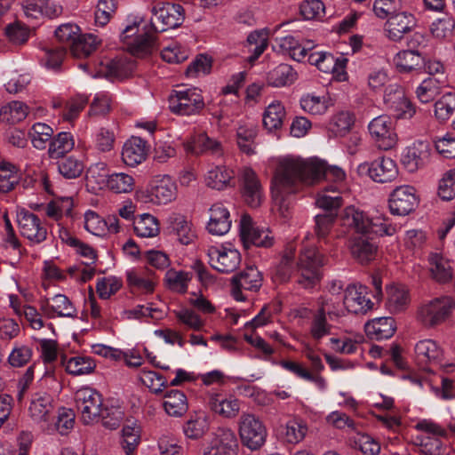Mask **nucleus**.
<instances>
[{"mask_svg": "<svg viewBox=\"0 0 455 455\" xmlns=\"http://www.w3.org/2000/svg\"><path fill=\"white\" fill-rule=\"evenodd\" d=\"M322 178L333 181L340 189L346 172L337 165L328 166L318 157L287 156L280 158L271 180L273 212L287 222L292 216V196L299 191L301 185H312Z\"/></svg>", "mask_w": 455, "mask_h": 455, "instance_id": "1", "label": "nucleus"}, {"mask_svg": "<svg viewBox=\"0 0 455 455\" xmlns=\"http://www.w3.org/2000/svg\"><path fill=\"white\" fill-rule=\"evenodd\" d=\"M142 19L135 18L127 24L120 38L127 50L134 56L144 57L156 49V36L142 26Z\"/></svg>", "mask_w": 455, "mask_h": 455, "instance_id": "2", "label": "nucleus"}, {"mask_svg": "<svg viewBox=\"0 0 455 455\" xmlns=\"http://www.w3.org/2000/svg\"><path fill=\"white\" fill-rule=\"evenodd\" d=\"M151 12V27L156 32L178 28L185 20L184 8L175 3L156 1L152 4Z\"/></svg>", "mask_w": 455, "mask_h": 455, "instance_id": "3", "label": "nucleus"}, {"mask_svg": "<svg viewBox=\"0 0 455 455\" xmlns=\"http://www.w3.org/2000/svg\"><path fill=\"white\" fill-rule=\"evenodd\" d=\"M204 107V97L197 88H180L172 91L169 96L170 110L180 116L199 113Z\"/></svg>", "mask_w": 455, "mask_h": 455, "instance_id": "4", "label": "nucleus"}, {"mask_svg": "<svg viewBox=\"0 0 455 455\" xmlns=\"http://www.w3.org/2000/svg\"><path fill=\"white\" fill-rule=\"evenodd\" d=\"M74 400L84 424L90 425L100 420L102 396L95 388L87 386L80 387L76 391Z\"/></svg>", "mask_w": 455, "mask_h": 455, "instance_id": "5", "label": "nucleus"}, {"mask_svg": "<svg viewBox=\"0 0 455 455\" xmlns=\"http://www.w3.org/2000/svg\"><path fill=\"white\" fill-rule=\"evenodd\" d=\"M177 196V186L169 175L156 176L148 189L137 193V198L144 203L161 205L172 202Z\"/></svg>", "mask_w": 455, "mask_h": 455, "instance_id": "6", "label": "nucleus"}, {"mask_svg": "<svg viewBox=\"0 0 455 455\" xmlns=\"http://www.w3.org/2000/svg\"><path fill=\"white\" fill-rule=\"evenodd\" d=\"M368 132L373 144L380 150H390L397 144L394 122L387 115L373 118L368 124Z\"/></svg>", "mask_w": 455, "mask_h": 455, "instance_id": "7", "label": "nucleus"}, {"mask_svg": "<svg viewBox=\"0 0 455 455\" xmlns=\"http://www.w3.org/2000/svg\"><path fill=\"white\" fill-rule=\"evenodd\" d=\"M453 307L454 301L451 297L435 298L419 307L418 320L424 326H436L447 319Z\"/></svg>", "mask_w": 455, "mask_h": 455, "instance_id": "8", "label": "nucleus"}, {"mask_svg": "<svg viewBox=\"0 0 455 455\" xmlns=\"http://www.w3.org/2000/svg\"><path fill=\"white\" fill-rule=\"evenodd\" d=\"M323 265V256L315 248H305L297 263L298 282L305 288L312 287L320 278L319 268Z\"/></svg>", "mask_w": 455, "mask_h": 455, "instance_id": "9", "label": "nucleus"}, {"mask_svg": "<svg viewBox=\"0 0 455 455\" xmlns=\"http://www.w3.org/2000/svg\"><path fill=\"white\" fill-rule=\"evenodd\" d=\"M239 435L243 445L256 450L266 442L267 429L263 422L252 413H243L239 419Z\"/></svg>", "mask_w": 455, "mask_h": 455, "instance_id": "10", "label": "nucleus"}, {"mask_svg": "<svg viewBox=\"0 0 455 455\" xmlns=\"http://www.w3.org/2000/svg\"><path fill=\"white\" fill-rule=\"evenodd\" d=\"M17 223L20 235L31 244H39L47 238V228L41 219L25 208L17 210Z\"/></svg>", "mask_w": 455, "mask_h": 455, "instance_id": "11", "label": "nucleus"}, {"mask_svg": "<svg viewBox=\"0 0 455 455\" xmlns=\"http://www.w3.org/2000/svg\"><path fill=\"white\" fill-rule=\"evenodd\" d=\"M419 203L417 190L410 185L396 187L389 195L388 207L391 214L406 216L412 212Z\"/></svg>", "mask_w": 455, "mask_h": 455, "instance_id": "12", "label": "nucleus"}, {"mask_svg": "<svg viewBox=\"0 0 455 455\" xmlns=\"http://www.w3.org/2000/svg\"><path fill=\"white\" fill-rule=\"evenodd\" d=\"M40 311L49 319L57 317H77V310L73 302L64 294L58 293L52 297H44L38 301Z\"/></svg>", "mask_w": 455, "mask_h": 455, "instance_id": "13", "label": "nucleus"}, {"mask_svg": "<svg viewBox=\"0 0 455 455\" xmlns=\"http://www.w3.org/2000/svg\"><path fill=\"white\" fill-rule=\"evenodd\" d=\"M240 239L246 249L251 245L267 248L274 243L272 232L268 228H254L252 219L247 214L240 220Z\"/></svg>", "mask_w": 455, "mask_h": 455, "instance_id": "14", "label": "nucleus"}, {"mask_svg": "<svg viewBox=\"0 0 455 455\" xmlns=\"http://www.w3.org/2000/svg\"><path fill=\"white\" fill-rule=\"evenodd\" d=\"M208 256L212 267L220 273H232L241 263L240 252L230 245L212 246Z\"/></svg>", "mask_w": 455, "mask_h": 455, "instance_id": "15", "label": "nucleus"}, {"mask_svg": "<svg viewBox=\"0 0 455 455\" xmlns=\"http://www.w3.org/2000/svg\"><path fill=\"white\" fill-rule=\"evenodd\" d=\"M308 62L323 73L333 74L339 81L347 79V59L342 55L335 58L327 52H312L308 55Z\"/></svg>", "mask_w": 455, "mask_h": 455, "instance_id": "16", "label": "nucleus"}, {"mask_svg": "<svg viewBox=\"0 0 455 455\" xmlns=\"http://www.w3.org/2000/svg\"><path fill=\"white\" fill-rule=\"evenodd\" d=\"M238 441L235 432L227 427L218 428L203 455H237Z\"/></svg>", "mask_w": 455, "mask_h": 455, "instance_id": "17", "label": "nucleus"}, {"mask_svg": "<svg viewBox=\"0 0 455 455\" xmlns=\"http://www.w3.org/2000/svg\"><path fill=\"white\" fill-rule=\"evenodd\" d=\"M344 307L347 313L366 314L373 307V302L367 298V289L359 283H350L344 290Z\"/></svg>", "mask_w": 455, "mask_h": 455, "instance_id": "18", "label": "nucleus"}, {"mask_svg": "<svg viewBox=\"0 0 455 455\" xmlns=\"http://www.w3.org/2000/svg\"><path fill=\"white\" fill-rule=\"evenodd\" d=\"M30 419L39 425L44 431L45 428H51L50 420L53 419L52 399L47 393H36L32 398L28 407Z\"/></svg>", "mask_w": 455, "mask_h": 455, "instance_id": "19", "label": "nucleus"}, {"mask_svg": "<svg viewBox=\"0 0 455 455\" xmlns=\"http://www.w3.org/2000/svg\"><path fill=\"white\" fill-rule=\"evenodd\" d=\"M384 103L387 109L395 114L397 118H411L415 114L414 107L400 86L390 85L387 88Z\"/></svg>", "mask_w": 455, "mask_h": 455, "instance_id": "20", "label": "nucleus"}, {"mask_svg": "<svg viewBox=\"0 0 455 455\" xmlns=\"http://www.w3.org/2000/svg\"><path fill=\"white\" fill-rule=\"evenodd\" d=\"M241 400L231 394L212 393L208 398V406L216 415L227 419H235L241 409Z\"/></svg>", "mask_w": 455, "mask_h": 455, "instance_id": "21", "label": "nucleus"}, {"mask_svg": "<svg viewBox=\"0 0 455 455\" xmlns=\"http://www.w3.org/2000/svg\"><path fill=\"white\" fill-rule=\"evenodd\" d=\"M361 167L366 168L370 178L377 183L392 182L399 174L395 161L386 156L378 157L369 164H363Z\"/></svg>", "mask_w": 455, "mask_h": 455, "instance_id": "22", "label": "nucleus"}, {"mask_svg": "<svg viewBox=\"0 0 455 455\" xmlns=\"http://www.w3.org/2000/svg\"><path fill=\"white\" fill-rule=\"evenodd\" d=\"M262 285V275L257 267H247L240 274L232 278V295L237 301L245 300L242 290L258 291Z\"/></svg>", "mask_w": 455, "mask_h": 455, "instance_id": "23", "label": "nucleus"}, {"mask_svg": "<svg viewBox=\"0 0 455 455\" xmlns=\"http://www.w3.org/2000/svg\"><path fill=\"white\" fill-rule=\"evenodd\" d=\"M429 156L430 149L428 143L418 140L403 149L401 162L408 172H414L427 164Z\"/></svg>", "mask_w": 455, "mask_h": 455, "instance_id": "24", "label": "nucleus"}, {"mask_svg": "<svg viewBox=\"0 0 455 455\" xmlns=\"http://www.w3.org/2000/svg\"><path fill=\"white\" fill-rule=\"evenodd\" d=\"M414 16L407 12H395L388 17L385 24L387 36L394 41H400L405 34L410 32L415 26Z\"/></svg>", "mask_w": 455, "mask_h": 455, "instance_id": "25", "label": "nucleus"}, {"mask_svg": "<svg viewBox=\"0 0 455 455\" xmlns=\"http://www.w3.org/2000/svg\"><path fill=\"white\" fill-rule=\"evenodd\" d=\"M128 285L142 294L153 293L157 283L156 273L148 267L132 268L126 271Z\"/></svg>", "mask_w": 455, "mask_h": 455, "instance_id": "26", "label": "nucleus"}, {"mask_svg": "<svg viewBox=\"0 0 455 455\" xmlns=\"http://www.w3.org/2000/svg\"><path fill=\"white\" fill-rule=\"evenodd\" d=\"M232 220L228 209L221 203H216L209 209L208 232L213 235H226L231 228Z\"/></svg>", "mask_w": 455, "mask_h": 455, "instance_id": "27", "label": "nucleus"}, {"mask_svg": "<svg viewBox=\"0 0 455 455\" xmlns=\"http://www.w3.org/2000/svg\"><path fill=\"white\" fill-rule=\"evenodd\" d=\"M385 307L391 314L405 311L411 303L409 289L401 283H392L386 287Z\"/></svg>", "mask_w": 455, "mask_h": 455, "instance_id": "28", "label": "nucleus"}, {"mask_svg": "<svg viewBox=\"0 0 455 455\" xmlns=\"http://www.w3.org/2000/svg\"><path fill=\"white\" fill-rule=\"evenodd\" d=\"M291 21L283 22L262 30L251 32L247 37V44L252 55L249 57V61L256 60L266 50L267 46L268 36H275L276 33L283 27L289 25Z\"/></svg>", "mask_w": 455, "mask_h": 455, "instance_id": "29", "label": "nucleus"}, {"mask_svg": "<svg viewBox=\"0 0 455 455\" xmlns=\"http://www.w3.org/2000/svg\"><path fill=\"white\" fill-rule=\"evenodd\" d=\"M243 180L244 201L251 208L259 207L264 199V196L261 184L254 171L251 168H245L243 171Z\"/></svg>", "mask_w": 455, "mask_h": 455, "instance_id": "30", "label": "nucleus"}, {"mask_svg": "<svg viewBox=\"0 0 455 455\" xmlns=\"http://www.w3.org/2000/svg\"><path fill=\"white\" fill-rule=\"evenodd\" d=\"M184 150L188 154L200 155L210 153L220 155L222 152L220 143L205 133H199L183 143Z\"/></svg>", "mask_w": 455, "mask_h": 455, "instance_id": "31", "label": "nucleus"}, {"mask_svg": "<svg viewBox=\"0 0 455 455\" xmlns=\"http://www.w3.org/2000/svg\"><path fill=\"white\" fill-rule=\"evenodd\" d=\"M148 156L147 142L139 137H132L123 146V162L131 167H135L145 161Z\"/></svg>", "mask_w": 455, "mask_h": 455, "instance_id": "32", "label": "nucleus"}, {"mask_svg": "<svg viewBox=\"0 0 455 455\" xmlns=\"http://www.w3.org/2000/svg\"><path fill=\"white\" fill-rule=\"evenodd\" d=\"M428 268L431 277L440 283H447L453 277L451 261L439 252H431L428 256Z\"/></svg>", "mask_w": 455, "mask_h": 455, "instance_id": "33", "label": "nucleus"}, {"mask_svg": "<svg viewBox=\"0 0 455 455\" xmlns=\"http://www.w3.org/2000/svg\"><path fill=\"white\" fill-rule=\"evenodd\" d=\"M167 223L171 231L182 244H189L196 239V231L192 223L180 213H172L168 217Z\"/></svg>", "mask_w": 455, "mask_h": 455, "instance_id": "34", "label": "nucleus"}, {"mask_svg": "<svg viewBox=\"0 0 455 455\" xmlns=\"http://www.w3.org/2000/svg\"><path fill=\"white\" fill-rule=\"evenodd\" d=\"M205 183L212 189L224 190L234 186L235 172L226 165L213 166L205 175Z\"/></svg>", "mask_w": 455, "mask_h": 455, "instance_id": "35", "label": "nucleus"}, {"mask_svg": "<svg viewBox=\"0 0 455 455\" xmlns=\"http://www.w3.org/2000/svg\"><path fill=\"white\" fill-rule=\"evenodd\" d=\"M395 322L392 317H378L365 323L364 331L371 339L381 340L391 338L395 331Z\"/></svg>", "mask_w": 455, "mask_h": 455, "instance_id": "36", "label": "nucleus"}, {"mask_svg": "<svg viewBox=\"0 0 455 455\" xmlns=\"http://www.w3.org/2000/svg\"><path fill=\"white\" fill-rule=\"evenodd\" d=\"M342 225L354 229L360 234L367 233L370 225V217L355 206H347L341 212Z\"/></svg>", "mask_w": 455, "mask_h": 455, "instance_id": "37", "label": "nucleus"}, {"mask_svg": "<svg viewBox=\"0 0 455 455\" xmlns=\"http://www.w3.org/2000/svg\"><path fill=\"white\" fill-rule=\"evenodd\" d=\"M141 428L137 420H127L121 431L120 445L125 455H133L140 443Z\"/></svg>", "mask_w": 455, "mask_h": 455, "instance_id": "38", "label": "nucleus"}, {"mask_svg": "<svg viewBox=\"0 0 455 455\" xmlns=\"http://www.w3.org/2000/svg\"><path fill=\"white\" fill-rule=\"evenodd\" d=\"M348 248L352 257L361 264H367L374 259L377 252V246L363 236L352 238Z\"/></svg>", "mask_w": 455, "mask_h": 455, "instance_id": "39", "label": "nucleus"}, {"mask_svg": "<svg viewBox=\"0 0 455 455\" xmlns=\"http://www.w3.org/2000/svg\"><path fill=\"white\" fill-rule=\"evenodd\" d=\"M286 111L280 100H273L269 103L262 117L263 126L268 132H275L283 127Z\"/></svg>", "mask_w": 455, "mask_h": 455, "instance_id": "40", "label": "nucleus"}, {"mask_svg": "<svg viewBox=\"0 0 455 455\" xmlns=\"http://www.w3.org/2000/svg\"><path fill=\"white\" fill-rule=\"evenodd\" d=\"M130 72L127 63L121 60H111L106 63L100 62L95 74H92V77H106L109 80L123 79L128 76Z\"/></svg>", "mask_w": 455, "mask_h": 455, "instance_id": "41", "label": "nucleus"}, {"mask_svg": "<svg viewBox=\"0 0 455 455\" xmlns=\"http://www.w3.org/2000/svg\"><path fill=\"white\" fill-rule=\"evenodd\" d=\"M106 186L115 194H129L135 188V179L126 172H113L106 176Z\"/></svg>", "mask_w": 455, "mask_h": 455, "instance_id": "42", "label": "nucleus"}, {"mask_svg": "<svg viewBox=\"0 0 455 455\" xmlns=\"http://www.w3.org/2000/svg\"><path fill=\"white\" fill-rule=\"evenodd\" d=\"M317 312L328 316L330 320L339 319L346 315V308L344 307V299L340 297L334 296H322L318 299Z\"/></svg>", "mask_w": 455, "mask_h": 455, "instance_id": "43", "label": "nucleus"}, {"mask_svg": "<svg viewBox=\"0 0 455 455\" xmlns=\"http://www.w3.org/2000/svg\"><path fill=\"white\" fill-rule=\"evenodd\" d=\"M135 234L140 237H156L160 232L158 220L150 213L139 215L133 221Z\"/></svg>", "mask_w": 455, "mask_h": 455, "instance_id": "44", "label": "nucleus"}, {"mask_svg": "<svg viewBox=\"0 0 455 455\" xmlns=\"http://www.w3.org/2000/svg\"><path fill=\"white\" fill-rule=\"evenodd\" d=\"M445 81L441 77L428 76L424 79L416 89V95L422 103L432 101L441 93L442 87Z\"/></svg>", "mask_w": 455, "mask_h": 455, "instance_id": "45", "label": "nucleus"}, {"mask_svg": "<svg viewBox=\"0 0 455 455\" xmlns=\"http://www.w3.org/2000/svg\"><path fill=\"white\" fill-rule=\"evenodd\" d=\"M417 359L421 363H436L443 355L438 344L433 339L419 340L415 346Z\"/></svg>", "mask_w": 455, "mask_h": 455, "instance_id": "46", "label": "nucleus"}, {"mask_svg": "<svg viewBox=\"0 0 455 455\" xmlns=\"http://www.w3.org/2000/svg\"><path fill=\"white\" fill-rule=\"evenodd\" d=\"M192 277L191 272L170 268L165 273L164 282L171 291L184 294L188 291Z\"/></svg>", "mask_w": 455, "mask_h": 455, "instance_id": "47", "label": "nucleus"}, {"mask_svg": "<svg viewBox=\"0 0 455 455\" xmlns=\"http://www.w3.org/2000/svg\"><path fill=\"white\" fill-rule=\"evenodd\" d=\"M62 364L67 372L75 376L90 374L96 368L94 360L90 356L77 355L70 358L63 357Z\"/></svg>", "mask_w": 455, "mask_h": 455, "instance_id": "48", "label": "nucleus"}, {"mask_svg": "<svg viewBox=\"0 0 455 455\" xmlns=\"http://www.w3.org/2000/svg\"><path fill=\"white\" fill-rule=\"evenodd\" d=\"M75 147V139L68 132H60L49 143L48 153L52 158L63 156Z\"/></svg>", "mask_w": 455, "mask_h": 455, "instance_id": "49", "label": "nucleus"}, {"mask_svg": "<svg viewBox=\"0 0 455 455\" xmlns=\"http://www.w3.org/2000/svg\"><path fill=\"white\" fill-rule=\"evenodd\" d=\"M297 79V73L288 64H280L267 75V82L273 87H283L292 84Z\"/></svg>", "mask_w": 455, "mask_h": 455, "instance_id": "50", "label": "nucleus"}, {"mask_svg": "<svg viewBox=\"0 0 455 455\" xmlns=\"http://www.w3.org/2000/svg\"><path fill=\"white\" fill-rule=\"evenodd\" d=\"M396 68L401 72H409L424 64V59L419 51L407 50L399 52L394 58Z\"/></svg>", "mask_w": 455, "mask_h": 455, "instance_id": "51", "label": "nucleus"}, {"mask_svg": "<svg viewBox=\"0 0 455 455\" xmlns=\"http://www.w3.org/2000/svg\"><path fill=\"white\" fill-rule=\"evenodd\" d=\"M165 411L174 417L183 415L188 410V402L185 394L180 390H171L165 395L164 403Z\"/></svg>", "mask_w": 455, "mask_h": 455, "instance_id": "52", "label": "nucleus"}, {"mask_svg": "<svg viewBox=\"0 0 455 455\" xmlns=\"http://www.w3.org/2000/svg\"><path fill=\"white\" fill-rule=\"evenodd\" d=\"M18 168L7 161H0V194L12 191L19 183Z\"/></svg>", "mask_w": 455, "mask_h": 455, "instance_id": "53", "label": "nucleus"}, {"mask_svg": "<svg viewBox=\"0 0 455 455\" xmlns=\"http://www.w3.org/2000/svg\"><path fill=\"white\" fill-rule=\"evenodd\" d=\"M31 143L36 149H44L53 137L52 128L44 123H36L28 132Z\"/></svg>", "mask_w": 455, "mask_h": 455, "instance_id": "54", "label": "nucleus"}, {"mask_svg": "<svg viewBox=\"0 0 455 455\" xmlns=\"http://www.w3.org/2000/svg\"><path fill=\"white\" fill-rule=\"evenodd\" d=\"M209 430V421L206 416L196 415L183 425V433L188 439L198 440L204 436Z\"/></svg>", "mask_w": 455, "mask_h": 455, "instance_id": "55", "label": "nucleus"}, {"mask_svg": "<svg viewBox=\"0 0 455 455\" xmlns=\"http://www.w3.org/2000/svg\"><path fill=\"white\" fill-rule=\"evenodd\" d=\"M338 186H330L321 191L316 197L315 204L323 210L331 211L339 208L343 204V199L339 195Z\"/></svg>", "mask_w": 455, "mask_h": 455, "instance_id": "56", "label": "nucleus"}, {"mask_svg": "<svg viewBox=\"0 0 455 455\" xmlns=\"http://www.w3.org/2000/svg\"><path fill=\"white\" fill-rule=\"evenodd\" d=\"M28 114V106L21 101L14 100L2 108L0 118L4 122L14 124L23 121Z\"/></svg>", "mask_w": 455, "mask_h": 455, "instance_id": "57", "label": "nucleus"}, {"mask_svg": "<svg viewBox=\"0 0 455 455\" xmlns=\"http://www.w3.org/2000/svg\"><path fill=\"white\" fill-rule=\"evenodd\" d=\"M257 132V126L252 123L238 126L236 132L237 145L243 153L251 154L253 152L254 140Z\"/></svg>", "mask_w": 455, "mask_h": 455, "instance_id": "58", "label": "nucleus"}, {"mask_svg": "<svg viewBox=\"0 0 455 455\" xmlns=\"http://www.w3.org/2000/svg\"><path fill=\"white\" fill-rule=\"evenodd\" d=\"M300 106L310 115H323L329 108V100L326 96L308 93L301 97Z\"/></svg>", "mask_w": 455, "mask_h": 455, "instance_id": "59", "label": "nucleus"}, {"mask_svg": "<svg viewBox=\"0 0 455 455\" xmlns=\"http://www.w3.org/2000/svg\"><path fill=\"white\" fill-rule=\"evenodd\" d=\"M98 44L99 40L96 36L92 34L79 35L78 38L73 43L70 52L76 58L87 57L96 50Z\"/></svg>", "mask_w": 455, "mask_h": 455, "instance_id": "60", "label": "nucleus"}, {"mask_svg": "<svg viewBox=\"0 0 455 455\" xmlns=\"http://www.w3.org/2000/svg\"><path fill=\"white\" fill-rule=\"evenodd\" d=\"M307 432V426L302 419H291L286 422L283 435L287 443H298L305 438Z\"/></svg>", "mask_w": 455, "mask_h": 455, "instance_id": "61", "label": "nucleus"}, {"mask_svg": "<svg viewBox=\"0 0 455 455\" xmlns=\"http://www.w3.org/2000/svg\"><path fill=\"white\" fill-rule=\"evenodd\" d=\"M73 209V200L70 197H63L50 202L45 209L46 215L60 220L63 216H69Z\"/></svg>", "mask_w": 455, "mask_h": 455, "instance_id": "62", "label": "nucleus"}, {"mask_svg": "<svg viewBox=\"0 0 455 455\" xmlns=\"http://www.w3.org/2000/svg\"><path fill=\"white\" fill-rule=\"evenodd\" d=\"M355 116L349 111H340L334 115L330 122V130L337 136H343L350 131Z\"/></svg>", "mask_w": 455, "mask_h": 455, "instance_id": "63", "label": "nucleus"}, {"mask_svg": "<svg viewBox=\"0 0 455 455\" xmlns=\"http://www.w3.org/2000/svg\"><path fill=\"white\" fill-rule=\"evenodd\" d=\"M123 286L121 278L115 275H108L98 279L96 291L99 297L102 299H108L116 294Z\"/></svg>", "mask_w": 455, "mask_h": 455, "instance_id": "64", "label": "nucleus"}]
</instances>
